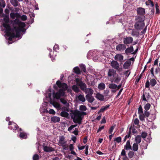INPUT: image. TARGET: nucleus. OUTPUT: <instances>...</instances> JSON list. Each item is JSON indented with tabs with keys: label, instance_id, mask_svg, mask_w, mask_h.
Masks as SVG:
<instances>
[{
	"label": "nucleus",
	"instance_id": "56",
	"mask_svg": "<svg viewBox=\"0 0 160 160\" xmlns=\"http://www.w3.org/2000/svg\"><path fill=\"white\" fill-rule=\"evenodd\" d=\"M21 19L23 21H25L27 19V17L26 15H23L21 17Z\"/></svg>",
	"mask_w": 160,
	"mask_h": 160
},
{
	"label": "nucleus",
	"instance_id": "38",
	"mask_svg": "<svg viewBox=\"0 0 160 160\" xmlns=\"http://www.w3.org/2000/svg\"><path fill=\"white\" fill-rule=\"evenodd\" d=\"M138 35V32L135 30L133 29L131 32V35L133 36H137Z\"/></svg>",
	"mask_w": 160,
	"mask_h": 160
},
{
	"label": "nucleus",
	"instance_id": "19",
	"mask_svg": "<svg viewBox=\"0 0 160 160\" xmlns=\"http://www.w3.org/2000/svg\"><path fill=\"white\" fill-rule=\"evenodd\" d=\"M79 86L81 89L84 92L87 88L86 84L82 82H81L79 83Z\"/></svg>",
	"mask_w": 160,
	"mask_h": 160
},
{
	"label": "nucleus",
	"instance_id": "6",
	"mask_svg": "<svg viewBox=\"0 0 160 160\" xmlns=\"http://www.w3.org/2000/svg\"><path fill=\"white\" fill-rule=\"evenodd\" d=\"M137 11L138 14V15L136 16V17H144V19H145V17L144 15L145 14V10L144 9L142 8H137Z\"/></svg>",
	"mask_w": 160,
	"mask_h": 160
},
{
	"label": "nucleus",
	"instance_id": "24",
	"mask_svg": "<svg viewBox=\"0 0 160 160\" xmlns=\"http://www.w3.org/2000/svg\"><path fill=\"white\" fill-rule=\"evenodd\" d=\"M3 20L5 22V23H3L2 24L3 26L4 24H6L7 25H9L10 26V25L8 24L9 20V18L8 15H6L4 17Z\"/></svg>",
	"mask_w": 160,
	"mask_h": 160
},
{
	"label": "nucleus",
	"instance_id": "8",
	"mask_svg": "<svg viewBox=\"0 0 160 160\" xmlns=\"http://www.w3.org/2000/svg\"><path fill=\"white\" fill-rule=\"evenodd\" d=\"M116 74V71L113 69H109L108 72V76L111 78L114 79Z\"/></svg>",
	"mask_w": 160,
	"mask_h": 160
},
{
	"label": "nucleus",
	"instance_id": "47",
	"mask_svg": "<svg viewBox=\"0 0 160 160\" xmlns=\"http://www.w3.org/2000/svg\"><path fill=\"white\" fill-rule=\"evenodd\" d=\"M130 70H128L124 72V74L126 76L127 78H128L130 75Z\"/></svg>",
	"mask_w": 160,
	"mask_h": 160
},
{
	"label": "nucleus",
	"instance_id": "46",
	"mask_svg": "<svg viewBox=\"0 0 160 160\" xmlns=\"http://www.w3.org/2000/svg\"><path fill=\"white\" fill-rule=\"evenodd\" d=\"M138 113L139 114H143L142 108L141 105L139 106L138 108Z\"/></svg>",
	"mask_w": 160,
	"mask_h": 160
},
{
	"label": "nucleus",
	"instance_id": "25",
	"mask_svg": "<svg viewBox=\"0 0 160 160\" xmlns=\"http://www.w3.org/2000/svg\"><path fill=\"white\" fill-rule=\"evenodd\" d=\"M43 150L46 152H51L53 151L54 149L52 147L45 146L43 147Z\"/></svg>",
	"mask_w": 160,
	"mask_h": 160
},
{
	"label": "nucleus",
	"instance_id": "32",
	"mask_svg": "<svg viewBox=\"0 0 160 160\" xmlns=\"http://www.w3.org/2000/svg\"><path fill=\"white\" fill-rule=\"evenodd\" d=\"M131 128H130L128 132V133L124 137V139L123 140L124 142H125L127 138H129L131 136Z\"/></svg>",
	"mask_w": 160,
	"mask_h": 160
},
{
	"label": "nucleus",
	"instance_id": "51",
	"mask_svg": "<svg viewBox=\"0 0 160 160\" xmlns=\"http://www.w3.org/2000/svg\"><path fill=\"white\" fill-rule=\"evenodd\" d=\"M51 103L52 104L53 106L56 108H59L60 107V106L58 103H54V102L52 103L51 102Z\"/></svg>",
	"mask_w": 160,
	"mask_h": 160
},
{
	"label": "nucleus",
	"instance_id": "14",
	"mask_svg": "<svg viewBox=\"0 0 160 160\" xmlns=\"http://www.w3.org/2000/svg\"><path fill=\"white\" fill-rule=\"evenodd\" d=\"M150 97L149 93L148 92H145L143 93V95L142 96V101L148 102V100L147 99H149Z\"/></svg>",
	"mask_w": 160,
	"mask_h": 160
},
{
	"label": "nucleus",
	"instance_id": "54",
	"mask_svg": "<svg viewBox=\"0 0 160 160\" xmlns=\"http://www.w3.org/2000/svg\"><path fill=\"white\" fill-rule=\"evenodd\" d=\"M81 118H79L77 120H76L75 121H73V122L75 123H78L79 124H80L81 123Z\"/></svg>",
	"mask_w": 160,
	"mask_h": 160
},
{
	"label": "nucleus",
	"instance_id": "17",
	"mask_svg": "<svg viewBox=\"0 0 160 160\" xmlns=\"http://www.w3.org/2000/svg\"><path fill=\"white\" fill-rule=\"evenodd\" d=\"M124 149L126 150L132 149V146L130 145L129 140L127 141L126 144L124 146Z\"/></svg>",
	"mask_w": 160,
	"mask_h": 160
},
{
	"label": "nucleus",
	"instance_id": "52",
	"mask_svg": "<svg viewBox=\"0 0 160 160\" xmlns=\"http://www.w3.org/2000/svg\"><path fill=\"white\" fill-rule=\"evenodd\" d=\"M59 49V47L57 44H55L53 47V50L54 51H57Z\"/></svg>",
	"mask_w": 160,
	"mask_h": 160
},
{
	"label": "nucleus",
	"instance_id": "39",
	"mask_svg": "<svg viewBox=\"0 0 160 160\" xmlns=\"http://www.w3.org/2000/svg\"><path fill=\"white\" fill-rule=\"evenodd\" d=\"M151 107V105L149 103H147L146 104L144 107V109L146 110V111H147L149 110Z\"/></svg>",
	"mask_w": 160,
	"mask_h": 160
},
{
	"label": "nucleus",
	"instance_id": "9",
	"mask_svg": "<svg viewBox=\"0 0 160 160\" xmlns=\"http://www.w3.org/2000/svg\"><path fill=\"white\" fill-rule=\"evenodd\" d=\"M112 67L118 71H119V65L118 63L116 61H113L111 62L110 63Z\"/></svg>",
	"mask_w": 160,
	"mask_h": 160
},
{
	"label": "nucleus",
	"instance_id": "29",
	"mask_svg": "<svg viewBox=\"0 0 160 160\" xmlns=\"http://www.w3.org/2000/svg\"><path fill=\"white\" fill-rule=\"evenodd\" d=\"M73 72L77 74H79L81 73V72L79 68L78 67H74L73 69Z\"/></svg>",
	"mask_w": 160,
	"mask_h": 160
},
{
	"label": "nucleus",
	"instance_id": "13",
	"mask_svg": "<svg viewBox=\"0 0 160 160\" xmlns=\"http://www.w3.org/2000/svg\"><path fill=\"white\" fill-rule=\"evenodd\" d=\"M132 41L133 38L131 37H128L123 38V43L126 45L132 43Z\"/></svg>",
	"mask_w": 160,
	"mask_h": 160
},
{
	"label": "nucleus",
	"instance_id": "18",
	"mask_svg": "<svg viewBox=\"0 0 160 160\" xmlns=\"http://www.w3.org/2000/svg\"><path fill=\"white\" fill-rule=\"evenodd\" d=\"M86 98L87 100L89 103H92L94 100V98L92 95L88 96L86 95Z\"/></svg>",
	"mask_w": 160,
	"mask_h": 160
},
{
	"label": "nucleus",
	"instance_id": "62",
	"mask_svg": "<svg viewBox=\"0 0 160 160\" xmlns=\"http://www.w3.org/2000/svg\"><path fill=\"white\" fill-rule=\"evenodd\" d=\"M72 133L74 134L75 135H77L78 134V130L76 128H75V130H74Z\"/></svg>",
	"mask_w": 160,
	"mask_h": 160
},
{
	"label": "nucleus",
	"instance_id": "48",
	"mask_svg": "<svg viewBox=\"0 0 160 160\" xmlns=\"http://www.w3.org/2000/svg\"><path fill=\"white\" fill-rule=\"evenodd\" d=\"M139 118L141 121H143L145 119L144 115L143 114H139Z\"/></svg>",
	"mask_w": 160,
	"mask_h": 160
},
{
	"label": "nucleus",
	"instance_id": "43",
	"mask_svg": "<svg viewBox=\"0 0 160 160\" xmlns=\"http://www.w3.org/2000/svg\"><path fill=\"white\" fill-rule=\"evenodd\" d=\"M0 6L2 8H4L5 6V2L3 0H0Z\"/></svg>",
	"mask_w": 160,
	"mask_h": 160
},
{
	"label": "nucleus",
	"instance_id": "44",
	"mask_svg": "<svg viewBox=\"0 0 160 160\" xmlns=\"http://www.w3.org/2000/svg\"><path fill=\"white\" fill-rule=\"evenodd\" d=\"M33 160H39V156L38 154H34L32 158Z\"/></svg>",
	"mask_w": 160,
	"mask_h": 160
},
{
	"label": "nucleus",
	"instance_id": "33",
	"mask_svg": "<svg viewBox=\"0 0 160 160\" xmlns=\"http://www.w3.org/2000/svg\"><path fill=\"white\" fill-rule=\"evenodd\" d=\"M135 141L136 143H139L141 141V136L140 135H137L135 138Z\"/></svg>",
	"mask_w": 160,
	"mask_h": 160
},
{
	"label": "nucleus",
	"instance_id": "49",
	"mask_svg": "<svg viewBox=\"0 0 160 160\" xmlns=\"http://www.w3.org/2000/svg\"><path fill=\"white\" fill-rule=\"evenodd\" d=\"M121 139H121V137H117L116 138H115L114 139V141L118 143H119L121 142Z\"/></svg>",
	"mask_w": 160,
	"mask_h": 160
},
{
	"label": "nucleus",
	"instance_id": "27",
	"mask_svg": "<svg viewBox=\"0 0 160 160\" xmlns=\"http://www.w3.org/2000/svg\"><path fill=\"white\" fill-rule=\"evenodd\" d=\"M96 98L100 101H103L104 99V96L99 93H98L96 96Z\"/></svg>",
	"mask_w": 160,
	"mask_h": 160
},
{
	"label": "nucleus",
	"instance_id": "58",
	"mask_svg": "<svg viewBox=\"0 0 160 160\" xmlns=\"http://www.w3.org/2000/svg\"><path fill=\"white\" fill-rule=\"evenodd\" d=\"M49 113L50 114H55L56 112L54 110L52 109H50L49 110Z\"/></svg>",
	"mask_w": 160,
	"mask_h": 160
},
{
	"label": "nucleus",
	"instance_id": "59",
	"mask_svg": "<svg viewBox=\"0 0 160 160\" xmlns=\"http://www.w3.org/2000/svg\"><path fill=\"white\" fill-rule=\"evenodd\" d=\"M104 128V126H102L101 127H99L97 131V132L98 133L100 132Z\"/></svg>",
	"mask_w": 160,
	"mask_h": 160
},
{
	"label": "nucleus",
	"instance_id": "28",
	"mask_svg": "<svg viewBox=\"0 0 160 160\" xmlns=\"http://www.w3.org/2000/svg\"><path fill=\"white\" fill-rule=\"evenodd\" d=\"M60 115L62 117L68 118L69 116L68 113L66 111H62L60 113Z\"/></svg>",
	"mask_w": 160,
	"mask_h": 160
},
{
	"label": "nucleus",
	"instance_id": "31",
	"mask_svg": "<svg viewBox=\"0 0 160 160\" xmlns=\"http://www.w3.org/2000/svg\"><path fill=\"white\" fill-rule=\"evenodd\" d=\"M78 99L82 102H84L85 101V99L83 95L80 94L78 97Z\"/></svg>",
	"mask_w": 160,
	"mask_h": 160
},
{
	"label": "nucleus",
	"instance_id": "40",
	"mask_svg": "<svg viewBox=\"0 0 160 160\" xmlns=\"http://www.w3.org/2000/svg\"><path fill=\"white\" fill-rule=\"evenodd\" d=\"M109 88L112 89H115L117 88V85L114 83H111L109 85Z\"/></svg>",
	"mask_w": 160,
	"mask_h": 160
},
{
	"label": "nucleus",
	"instance_id": "63",
	"mask_svg": "<svg viewBox=\"0 0 160 160\" xmlns=\"http://www.w3.org/2000/svg\"><path fill=\"white\" fill-rule=\"evenodd\" d=\"M87 145H86L84 146H82L81 147L78 146V149L79 150H82L85 148L86 147V146Z\"/></svg>",
	"mask_w": 160,
	"mask_h": 160
},
{
	"label": "nucleus",
	"instance_id": "41",
	"mask_svg": "<svg viewBox=\"0 0 160 160\" xmlns=\"http://www.w3.org/2000/svg\"><path fill=\"white\" fill-rule=\"evenodd\" d=\"M147 133L145 132H142L141 134V137L143 139L145 138L147 136Z\"/></svg>",
	"mask_w": 160,
	"mask_h": 160
},
{
	"label": "nucleus",
	"instance_id": "10",
	"mask_svg": "<svg viewBox=\"0 0 160 160\" xmlns=\"http://www.w3.org/2000/svg\"><path fill=\"white\" fill-rule=\"evenodd\" d=\"M95 51L92 52V51H90L89 52L87 55V58L90 59L91 58V57H93V59L94 61H96V60L98 59V58L99 57L98 56H95L94 54L95 53Z\"/></svg>",
	"mask_w": 160,
	"mask_h": 160
},
{
	"label": "nucleus",
	"instance_id": "3",
	"mask_svg": "<svg viewBox=\"0 0 160 160\" xmlns=\"http://www.w3.org/2000/svg\"><path fill=\"white\" fill-rule=\"evenodd\" d=\"M65 91L62 89H60L58 92H53L52 94L53 99H59L61 97L63 96L65 94Z\"/></svg>",
	"mask_w": 160,
	"mask_h": 160
},
{
	"label": "nucleus",
	"instance_id": "64",
	"mask_svg": "<svg viewBox=\"0 0 160 160\" xmlns=\"http://www.w3.org/2000/svg\"><path fill=\"white\" fill-rule=\"evenodd\" d=\"M150 85V82H149V81H148L145 83V87L146 88H149V86Z\"/></svg>",
	"mask_w": 160,
	"mask_h": 160
},
{
	"label": "nucleus",
	"instance_id": "57",
	"mask_svg": "<svg viewBox=\"0 0 160 160\" xmlns=\"http://www.w3.org/2000/svg\"><path fill=\"white\" fill-rule=\"evenodd\" d=\"M85 154L86 155H88V146L87 145L86 146V147L85 148Z\"/></svg>",
	"mask_w": 160,
	"mask_h": 160
},
{
	"label": "nucleus",
	"instance_id": "30",
	"mask_svg": "<svg viewBox=\"0 0 160 160\" xmlns=\"http://www.w3.org/2000/svg\"><path fill=\"white\" fill-rule=\"evenodd\" d=\"M98 88L99 89L102 90L105 88V85L104 83L101 82L98 84Z\"/></svg>",
	"mask_w": 160,
	"mask_h": 160
},
{
	"label": "nucleus",
	"instance_id": "60",
	"mask_svg": "<svg viewBox=\"0 0 160 160\" xmlns=\"http://www.w3.org/2000/svg\"><path fill=\"white\" fill-rule=\"evenodd\" d=\"M60 101L61 102L64 104H66L67 103V102L66 100L63 99L61 98L60 99Z\"/></svg>",
	"mask_w": 160,
	"mask_h": 160
},
{
	"label": "nucleus",
	"instance_id": "36",
	"mask_svg": "<svg viewBox=\"0 0 160 160\" xmlns=\"http://www.w3.org/2000/svg\"><path fill=\"white\" fill-rule=\"evenodd\" d=\"M138 143H134L132 145V150L134 151H137L138 149Z\"/></svg>",
	"mask_w": 160,
	"mask_h": 160
},
{
	"label": "nucleus",
	"instance_id": "50",
	"mask_svg": "<svg viewBox=\"0 0 160 160\" xmlns=\"http://www.w3.org/2000/svg\"><path fill=\"white\" fill-rule=\"evenodd\" d=\"M128 156L129 158H132L134 156V152L132 151H129L128 153Z\"/></svg>",
	"mask_w": 160,
	"mask_h": 160
},
{
	"label": "nucleus",
	"instance_id": "34",
	"mask_svg": "<svg viewBox=\"0 0 160 160\" xmlns=\"http://www.w3.org/2000/svg\"><path fill=\"white\" fill-rule=\"evenodd\" d=\"M72 90L76 92H78L80 91L79 88L76 85H73L72 87Z\"/></svg>",
	"mask_w": 160,
	"mask_h": 160
},
{
	"label": "nucleus",
	"instance_id": "21",
	"mask_svg": "<svg viewBox=\"0 0 160 160\" xmlns=\"http://www.w3.org/2000/svg\"><path fill=\"white\" fill-rule=\"evenodd\" d=\"M133 48L132 46H131L125 49L126 54L128 55L129 53H132L133 51Z\"/></svg>",
	"mask_w": 160,
	"mask_h": 160
},
{
	"label": "nucleus",
	"instance_id": "42",
	"mask_svg": "<svg viewBox=\"0 0 160 160\" xmlns=\"http://www.w3.org/2000/svg\"><path fill=\"white\" fill-rule=\"evenodd\" d=\"M79 109L81 111H85L86 110L87 108L85 106L82 105L80 106Z\"/></svg>",
	"mask_w": 160,
	"mask_h": 160
},
{
	"label": "nucleus",
	"instance_id": "12",
	"mask_svg": "<svg viewBox=\"0 0 160 160\" xmlns=\"http://www.w3.org/2000/svg\"><path fill=\"white\" fill-rule=\"evenodd\" d=\"M59 145L62 147H64L66 143V142L65 141V138L63 136L60 137L58 141Z\"/></svg>",
	"mask_w": 160,
	"mask_h": 160
},
{
	"label": "nucleus",
	"instance_id": "35",
	"mask_svg": "<svg viewBox=\"0 0 160 160\" xmlns=\"http://www.w3.org/2000/svg\"><path fill=\"white\" fill-rule=\"evenodd\" d=\"M156 83L157 82L155 79L152 78L150 80V84L152 87H154L156 85Z\"/></svg>",
	"mask_w": 160,
	"mask_h": 160
},
{
	"label": "nucleus",
	"instance_id": "22",
	"mask_svg": "<svg viewBox=\"0 0 160 160\" xmlns=\"http://www.w3.org/2000/svg\"><path fill=\"white\" fill-rule=\"evenodd\" d=\"M10 16L11 18L14 19L15 18H19L20 15L19 13L18 12L14 13V12H11L10 14Z\"/></svg>",
	"mask_w": 160,
	"mask_h": 160
},
{
	"label": "nucleus",
	"instance_id": "1",
	"mask_svg": "<svg viewBox=\"0 0 160 160\" xmlns=\"http://www.w3.org/2000/svg\"><path fill=\"white\" fill-rule=\"evenodd\" d=\"M13 28H11L10 26L6 24H3V27L5 28L6 35L9 37L8 39L12 41V38L16 37L21 38V32L25 33L26 29H24L26 25L24 22H21L16 19L12 22Z\"/></svg>",
	"mask_w": 160,
	"mask_h": 160
},
{
	"label": "nucleus",
	"instance_id": "45",
	"mask_svg": "<svg viewBox=\"0 0 160 160\" xmlns=\"http://www.w3.org/2000/svg\"><path fill=\"white\" fill-rule=\"evenodd\" d=\"M116 126V125H114L111 127L109 131V134H112V132L113 129H114Z\"/></svg>",
	"mask_w": 160,
	"mask_h": 160
},
{
	"label": "nucleus",
	"instance_id": "5",
	"mask_svg": "<svg viewBox=\"0 0 160 160\" xmlns=\"http://www.w3.org/2000/svg\"><path fill=\"white\" fill-rule=\"evenodd\" d=\"M8 128L9 129L13 130V131L15 132H16V130L18 132L22 130V129L19 128L17 125L14 122H12L9 121L8 123Z\"/></svg>",
	"mask_w": 160,
	"mask_h": 160
},
{
	"label": "nucleus",
	"instance_id": "15",
	"mask_svg": "<svg viewBox=\"0 0 160 160\" xmlns=\"http://www.w3.org/2000/svg\"><path fill=\"white\" fill-rule=\"evenodd\" d=\"M114 59L116 61L122 62L123 61V56L121 54H117L115 56Z\"/></svg>",
	"mask_w": 160,
	"mask_h": 160
},
{
	"label": "nucleus",
	"instance_id": "53",
	"mask_svg": "<svg viewBox=\"0 0 160 160\" xmlns=\"http://www.w3.org/2000/svg\"><path fill=\"white\" fill-rule=\"evenodd\" d=\"M80 67H81V68H82L83 71L84 72H85L86 71V67H85V65L84 64H82L81 65Z\"/></svg>",
	"mask_w": 160,
	"mask_h": 160
},
{
	"label": "nucleus",
	"instance_id": "23",
	"mask_svg": "<svg viewBox=\"0 0 160 160\" xmlns=\"http://www.w3.org/2000/svg\"><path fill=\"white\" fill-rule=\"evenodd\" d=\"M131 64V62L130 60L126 61L123 65V68L124 69H128L130 66Z\"/></svg>",
	"mask_w": 160,
	"mask_h": 160
},
{
	"label": "nucleus",
	"instance_id": "55",
	"mask_svg": "<svg viewBox=\"0 0 160 160\" xmlns=\"http://www.w3.org/2000/svg\"><path fill=\"white\" fill-rule=\"evenodd\" d=\"M139 122V121L138 118H136L134 119V123L135 125H138V124Z\"/></svg>",
	"mask_w": 160,
	"mask_h": 160
},
{
	"label": "nucleus",
	"instance_id": "26",
	"mask_svg": "<svg viewBox=\"0 0 160 160\" xmlns=\"http://www.w3.org/2000/svg\"><path fill=\"white\" fill-rule=\"evenodd\" d=\"M110 105H108L106 106H103L100 109V110L98 112V113H99L100 112H102L105 111L107 110L109 107Z\"/></svg>",
	"mask_w": 160,
	"mask_h": 160
},
{
	"label": "nucleus",
	"instance_id": "37",
	"mask_svg": "<svg viewBox=\"0 0 160 160\" xmlns=\"http://www.w3.org/2000/svg\"><path fill=\"white\" fill-rule=\"evenodd\" d=\"M19 136L22 139H26L27 138V135L24 132H21Z\"/></svg>",
	"mask_w": 160,
	"mask_h": 160
},
{
	"label": "nucleus",
	"instance_id": "4",
	"mask_svg": "<svg viewBox=\"0 0 160 160\" xmlns=\"http://www.w3.org/2000/svg\"><path fill=\"white\" fill-rule=\"evenodd\" d=\"M70 116L73 121L81 118V113L78 110H74L72 112L70 113Z\"/></svg>",
	"mask_w": 160,
	"mask_h": 160
},
{
	"label": "nucleus",
	"instance_id": "16",
	"mask_svg": "<svg viewBox=\"0 0 160 160\" xmlns=\"http://www.w3.org/2000/svg\"><path fill=\"white\" fill-rule=\"evenodd\" d=\"M86 95L90 96L92 95L93 93V90L91 88H88L84 91Z\"/></svg>",
	"mask_w": 160,
	"mask_h": 160
},
{
	"label": "nucleus",
	"instance_id": "11",
	"mask_svg": "<svg viewBox=\"0 0 160 160\" xmlns=\"http://www.w3.org/2000/svg\"><path fill=\"white\" fill-rule=\"evenodd\" d=\"M126 48V46L124 44H120L116 46V48L117 51L122 52L124 51Z\"/></svg>",
	"mask_w": 160,
	"mask_h": 160
},
{
	"label": "nucleus",
	"instance_id": "20",
	"mask_svg": "<svg viewBox=\"0 0 160 160\" xmlns=\"http://www.w3.org/2000/svg\"><path fill=\"white\" fill-rule=\"evenodd\" d=\"M51 120L52 122L54 123L58 122L60 121V118L57 116H53L51 118Z\"/></svg>",
	"mask_w": 160,
	"mask_h": 160
},
{
	"label": "nucleus",
	"instance_id": "61",
	"mask_svg": "<svg viewBox=\"0 0 160 160\" xmlns=\"http://www.w3.org/2000/svg\"><path fill=\"white\" fill-rule=\"evenodd\" d=\"M125 149H123L121 153V155L123 156H126V152L125 150Z\"/></svg>",
	"mask_w": 160,
	"mask_h": 160
},
{
	"label": "nucleus",
	"instance_id": "7",
	"mask_svg": "<svg viewBox=\"0 0 160 160\" xmlns=\"http://www.w3.org/2000/svg\"><path fill=\"white\" fill-rule=\"evenodd\" d=\"M56 84L59 88H62V90H66L68 88L67 85L65 83H62L59 80L57 81Z\"/></svg>",
	"mask_w": 160,
	"mask_h": 160
},
{
	"label": "nucleus",
	"instance_id": "2",
	"mask_svg": "<svg viewBox=\"0 0 160 160\" xmlns=\"http://www.w3.org/2000/svg\"><path fill=\"white\" fill-rule=\"evenodd\" d=\"M144 17H136V21L134 25V28L138 30H140L143 28L145 26Z\"/></svg>",
	"mask_w": 160,
	"mask_h": 160
}]
</instances>
